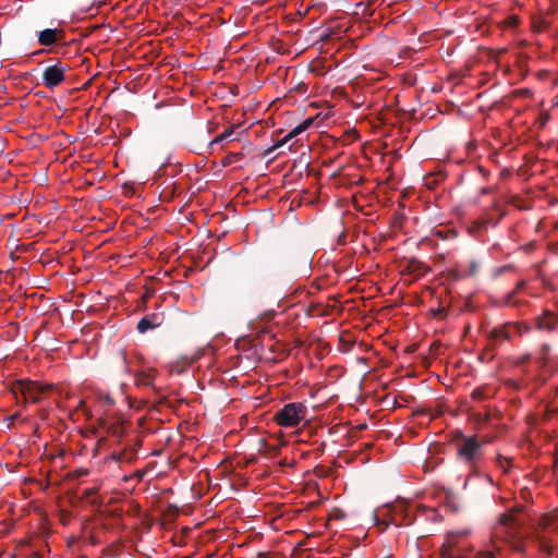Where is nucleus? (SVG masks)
Instances as JSON below:
<instances>
[{
  "instance_id": "f257e3e1",
  "label": "nucleus",
  "mask_w": 558,
  "mask_h": 558,
  "mask_svg": "<svg viewBox=\"0 0 558 558\" xmlns=\"http://www.w3.org/2000/svg\"><path fill=\"white\" fill-rule=\"evenodd\" d=\"M452 444L456 448L457 459L469 466L474 473L480 470L483 460V444L476 436H466L461 430H454Z\"/></svg>"
},
{
  "instance_id": "f03ea898",
  "label": "nucleus",
  "mask_w": 558,
  "mask_h": 558,
  "mask_svg": "<svg viewBox=\"0 0 558 558\" xmlns=\"http://www.w3.org/2000/svg\"><path fill=\"white\" fill-rule=\"evenodd\" d=\"M306 407L302 403H288L275 413L274 420L282 427H295L305 418Z\"/></svg>"
},
{
  "instance_id": "7ed1b4c3",
  "label": "nucleus",
  "mask_w": 558,
  "mask_h": 558,
  "mask_svg": "<svg viewBox=\"0 0 558 558\" xmlns=\"http://www.w3.org/2000/svg\"><path fill=\"white\" fill-rule=\"evenodd\" d=\"M51 385H40L36 381L20 379L12 386V393L17 398L22 396L25 401L39 402L40 396L51 390Z\"/></svg>"
},
{
  "instance_id": "20e7f679",
  "label": "nucleus",
  "mask_w": 558,
  "mask_h": 558,
  "mask_svg": "<svg viewBox=\"0 0 558 558\" xmlns=\"http://www.w3.org/2000/svg\"><path fill=\"white\" fill-rule=\"evenodd\" d=\"M70 70L68 64H63L61 61L45 68L43 71V84L53 89L65 81V73Z\"/></svg>"
},
{
  "instance_id": "39448f33",
  "label": "nucleus",
  "mask_w": 558,
  "mask_h": 558,
  "mask_svg": "<svg viewBox=\"0 0 558 558\" xmlns=\"http://www.w3.org/2000/svg\"><path fill=\"white\" fill-rule=\"evenodd\" d=\"M163 315L161 313H150L140 319L136 326V330L140 333H145L148 330L155 329L162 325Z\"/></svg>"
},
{
  "instance_id": "423d86ee",
  "label": "nucleus",
  "mask_w": 558,
  "mask_h": 558,
  "mask_svg": "<svg viewBox=\"0 0 558 558\" xmlns=\"http://www.w3.org/2000/svg\"><path fill=\"white\" fill-rule=\"evenodd\" d=\"M558 325V314L551 311H545L543 315L535 318V327L539 331H553Z\"/></svg>"
},
{
  "instance_id": "0eeeda50",
  "label": "nucleus",
  "mask_w": 558,
  "mask_h": 558,
  "mask_svg": "<svg viewBox=\"0 0 558 558\" xmlns=\"http://www.w3.org/2000/svg\"><path fill=\"white\" fill-rule=\"evenodd\" d=\"M62 31L46 28L38 34V43L43 46H51L62 39Z\"/></svg>"
},
{
  "instance_id": "6e6552de",
  "label": "nucleus",
  "mask_w": 558,
  "mask_h": 558,
  "mask_svg": "<svg viewBox=\"0 0 558 558\" xmlns=\"http://www.w3.org/2000/svg\"><path fill=\"white\" fill-rule=\"evenodd\" d=\"M486 337H487L488 343H490L495 348L498 344L510 340L509 331L507 330L506 327H502V326L493 328L490 331H488Z\"/></svg>"
},
{
  "instance_id": "1a4fd4ad",
  "label": "nucleus",
  "mask_w": 558,
  "mask_h": 558,
  "mask_svg": "<svg viewBox=\"0 0 558 558\" xmlns=\"http://www.w3.org/2000/svg\"><path fill=\"white\" fill-rule=\"evenodd\" d=\"M110 458L116 462L133 463L137 459V453L134 449H124L120 452L111 453Z\"/></svg>"
},
{
  "instance_id": "9d476101",
  "label": "nucleus",
  "mask_w": 558,
  "mask_h": 558,
  "mask_svg": "<svg viewBox=\"0 0 558 558\" xmlns=\"http://www.w3.org/2000/svg\"><path fill=\"white\" fill-rule=\"evenodd\" d=\"M317 119H319V114L315 117H308L301 124L296 125L294 129L290 131V136L295 137L299 134L303 133L305 130L314 125Z\"/></svg>"
},
{
  "instance_id": "9b49d317",
  "label": "nucleus",
  "mask_w": 558,
  "mask_h": 558,
  "mask_svg": "<svg viewBox=\"0 0 558 558\" xmlns=\"http://www.w3.org/2000/svg\"><path fill=\"white\" fill-rule=\"evenodd\" d=\"M102 426L113 436H121L123 434V425L120 422H102Z\"/></svg>"
},
{
  "instance_id": "f8f14e48",
  "label": "nucleus",
  "mask_w": 558,
  "mask_h": 558,
  "mask_svg": "<svg viewBox=\"0 0 558 558\" xmlns=\"http://www.w3.org/2000/svg\"><path fill=\"white\" fill-rule=\"evenodd\" d=\"M495 350L496 348L492 345L490 343H487L482 353L480 354L478 359L482 362H490L495 357Z\"/></svg>"
},
{
  "instance_id": "ddd939ff",
  "label": "nucleus",
  "mask_w": 558,
  "mask_h": 558,
  "mask_svg": "<svg viewBox=\"0 0 558 558\" xmlns=\"http://www.w3.org/2000/svg\"><path fill=\"white\" fill-rule=\"evenodd\" d=\"M399 510L403 511V506L402 505L393 507L392 514H391V518H390V523H393L396 525H401V524L408 525V524H410L412 522V519H409L408 521H405L408 519V514L407 513L404 514V519L402 521H398L397 514H398Z\"/></svg>"
},
{
  "instance_id": "4468645a",
  "label": "nucleus",
  "mask_w": 558,
  "mask_h": 558,
  "mask_svg": "<svg viewBox=\"0 0 558 558\" xmlns=\"http://www.w3.org/2000/svg\"><path fill=\"white\" fill-rule=\"evenodd\" d=\"M408 268L410 269V271H416L421 274L425 272L428 269V267L425 264L416 259H411L409 262Z\"/></svg>"
},
{
  "instance_id": "2eb2a0df",
  "label": "nucleus",
  "mask_w": 558,
  "mask_h": 558,
  "mask_svg": "<svg viewBox=\"0 0 558 558\" xmlns=\"http://www.w3.org/2000/svg\"><path fill=\"white\" fill-rule=\"evenodd\" d=\"M234 132V126H231L229 128L228 130H226L225 132L220 133L219 135H217L211 142H210V145H215V144H218L222 141H225L226 138L230 137Z\"/></svg>"
},
{
  "instance_id": "dca6fc26",
  "label": "nucleus",
  "mask_w": 558,
  "mask_h": 558,
  "mask_svg": "<svg viewBox=\"0 0 558 558\" xmlns=\"http://www.w3.org/2000/svg\"><path fill=\"white\" fill-rule=\"evenodd\" d=\"M243 158V154L242 153H231L229 154L227 157H225L222 159V165L223 166H230L232 165L233 162L240 160Z\"/></svg>"
},
{
  "instance_id": "f3484780",
  "label": "nucleus",
  "mask_w": 558,
  "mask_h": 558,
  "mask_svg": "<svg viewBox=\"0 0 558 558\" xmlns=\"http://www.w3.org/2000/svg\"><path fill=\"white\" fill-rule=\"evenodd\" d=\"M135 384L137 386H150L151 385V379L148 375L144 374V373H138L135 377Z\"/></svg>"
},
{
  "instance_id": "a211bd4d",
  "label": "nucleus",
  "mask_w": 558,
  "mask_h": 558,
  "mask_svg": "<svg viewBox=\"0 0 558 558\" xmlns=\"http://www.w3.org/2000/svg\"><path fill=\"white\" fill-rule=\"evenodd\" d=\"M292 138H294L293 136H290V132L284 135L275 146H272L271 148L268 149L267 154H271L274 153L278 147H281L283 145H286L287 143H289Z\"/></svg>"
},
{
  "instance_id": "6ab92c4d",
  "label": "nucleus",
  "mask_w": 558,
  "mask_h": 558,
  "mask_svg": "<svg viewBox=\"0 0 558 558\" xmlns=\"http://www.w3.org/2000/svg\"><path fill=\"white\" fill-rule=\"evenodd\" d=\"M499 222V219L493 221L492 219H488V218H484V219H480L477 220L475 223L477 226V228H487L489 225H492L493 227H496Z\"/></svg>"
},
{
  "instance_id": "aec40b11",
  "label": "nucleus",
  "mask_w": 558,
  "mask_h": 558,
  "mask_svg": "<svg viewBox=\"0 0 558 558\" xmlns=\"http://www.w3.org/2000/svg\"><path fill=\"white\" fill-rule=\"evenodd\" d=\"M499 522L505 526H510L514 522V517L511 513H504L500 515Z\"/></svg>"
},
{
  "instance_id": "412c9836",
  "label": "nucleus",
  "mask_w": 558,
  "mask_h": 558,
  "mask_svg": "<svg viewBox=\"0 0 558 558\" xmlns=\"http://www.w3.org/2000/svg\"><path fill=\"white\" fill-rule=\"evenodd\" d=\"M472 398L476 401H482L487 398L486 390L483 388H477L473 390Z\"/></svg>"
},
{
  "instance_id": "4be33fe9",
  "label": "nucleus",
  "mask_w": 558,
  "mask_h": 558,
  "mask_svg": "<svg viewBox=\"0 0 558 558\" xmlns=\"http://www.w3.org/2000/svg\"><path fill=\"white\" fill-rule=\"evenodd\" d=\"M496 551L493 549L481 550L476 554V558H495Z\"/></svg>"
},
{
  "instance_id": "5701e85b",
  "label": "nucleus",
  "mask_w": 558,
  "mask_h": 558,
  "mask_svg": "<svg viewBox=\"0 0 558 558\" xmlns=\"http://www.w3.org/2000/svg\"><path fill=\"white\" fill-rule=\"evenodd\" d=\"M456 550L451 546H444L441 548L442 558H453Z\"/></svg>"
},
{
  "instance_id": "b1692460",
  "label": "nucleus",
  "mask_w": 558,
  "mask_h": 558,
  "mask_svg": "<svg viewBox=\"0 0 558 558\" xmlns=\"http://www.w3.org/2000/svg\"><path fill=\"white\" fill-rule=\"evenodd\" d=\"M376 525L380 529L381 532L386 531L389 526V522L386 520H381L379 518H375Z\"/></svg>"
},
{
  "instance_id": "393cba45",
  "label": "nucleus",
  "mask_w": 558,
  "mask_h": 558,
  "mask_svg": "<svg viewBox=\"0 0 558 558\" xmlns=\"http://www.w3.org/2000/svg\"><path fill=\"white\" fill-rule=\"evenodd\" d=\"M550 523H551V519H550V517H548V515H544V517L541 519V521H539V524H541L544 529H546L547 526H549V525H550Z\"/></svg>"
},
{
  "instance_id": "a878e982",
  "label": "nucleus",
  "mask_w": 558,
  "mask_h": 558,
  "mask_svg": "<svg viewBox=\"0 0 558 558\" xmlns=\"http://www.w3.org/2000/svg\"><path fill=\"white\" fill-rule=\"evenodd\" d=\"M524 284H525V281H523V280H522V281H520V282L517 284V288H515L512 292H510V293H509V295H508V300H510V299H511V298L517 293V291H519L520 289H522V288L524 287Z\"/></svg>"
},
{
  "instance_id": "bb28decb",
  "label": "nucleus",
  "mask_w": 558,
  "mask_h": 558,
  "mask_svg": "<svg viewBox=\"0 0 558 558\" xmlns=\"http://www.w3.org/2000/svg\"><path fill=\"white\" fill-rule=\"evenodd\" d=\"M477 272V263L476 262H472L471 265H470V270H469V274L470 276H473Z\"/></svg>"
},
{
  "instance_id": "cd10ccee",
  "label": "nucleus",
  "mask_w": 558,
  "mask_h": 558,
  "mask_svg": "<svg viewBox=\"0 0 558 558\" xmlns=\"http://www.w3.org/2000/svg\"><path fill=\"white\" fill-rule=\"evenodd\" d=\"M100 399L108 405L113 404V399L109 395L100 396Z\"/></svg>"
},
{
  "instance_id": "c85d7f7f",
  "label": "nucleus",
  "mask_w": 558,
  "mask_h": 558,
  "mask_svg": "<svg viewBox=\"0 0 558 558\" xmlns=\"http://www.w3.org/2000/svg\"><path fill=\"white\" fill-rule=\"evenodd\" d=\"M547 25H548V24H547V22H546V21H544V20H542V21H541V24L535 25V27L537 28V31H542L543 28H546V27H547Z\"/></svg>"
},
{
  "instance_id": "c756f323",
  "label": "nucleus",
  "mask_w": 558,
  "mask_h": 558,
  "mask_svg": "<svg viewBox=\"0 0 558 558\" xmlns=\"http://www.w3.org/2000/svg\"><path fill=\"white\" fill-rule=\"evenodd\" d=\"M510 269H512V265H506V266H504V267L498 269V274H502V272H505L507 270H510Z\"/></svg>"
},
{
  "instance_id": "7c9ffc66",
  "label": "nucleus",
  "mask_w": 558,
  "mask_h": 558,
  "mask_svg": "<svg viewBox=\"0 0 558 558\" xmlns=\"http://www.w3.org/2000/svg\"><path fill=\"white\" fill-rule=\"evenodd\" d=\"M120 355H121V360H122V362H123V364H124L125 368H128V366H126V356H125L124 351H122V352L120 353Z\"/></svg>"
},
{
  "instance_id": "2f4dec72",
  "label": "nucleus",
  "mask_w": 558,
  "mask_h": 558,
  "mask_svg": "<svg viewBox=\"0 0 558 558\" xmlns=\"http://www.w3.org/2000/svg\"><path fill=\"white\" fill-rule=\"evenodd\" d=\"M337 519L344 518V513L342 511H338V514L335 515Z\"/></svg>"
},
{
  "instance_id": "473e14b6",
  "label": "nucleus",
  "mask_w": 558,
  "mask_h": 558,
  "mask_svg": "<svg viewBox=\"0 0 558 558\" xmlns=\"http://www.w3.org/2000/svg\"><path fill=\"white\" fill-rule=\"evenodd\" d=\"M453 558H471V557L462 556V555H459V554L456 553Z\"/></svg>"
},
{
  "instance_id": "72a5a7b5",
  "label": "nucleus",
  "mask_w": 558,
  "mask_h": 558,
  "mask_svg": "<svg viewBox=\"0 0 558 558\" xmlns=\"http://www.w3.org/2000/svg\"><path fill=\"white\" fill-rule=\"evenodd\" d=\"M439 345H440V344H439L438 342H434V343L432 344V348L437 349Z\"/></svg>"
},
{
  "instance_id": "f704fd0d",
  "label": "nucleus",
  "mask_w": 558,
  "mask_h": 558,
  "mask_svg": "<svg viewBox=\"0 0 558 558\" xmlns=\"http://www.w3.org/2000/svg\"><path fill=\"white\" fill-rule=\"evenodd\" d=\"M92 493H93V489H87L86 490V496H89Z\"/></svg>"
}]
</instances>
